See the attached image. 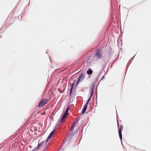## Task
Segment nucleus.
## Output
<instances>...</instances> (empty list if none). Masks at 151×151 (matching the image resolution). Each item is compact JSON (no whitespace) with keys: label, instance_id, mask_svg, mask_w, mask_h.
Returning <instances> with one entry per match:
<instances>
[{"label":"nucleus","instance_id":"nucleus-1","mask_svg":"<svg viewBox=\"0 0 151 151\" xmlns=\"http://www.w3.org/2000/svg\"><path fill=\"white\" fill-rule=\"evenodd\" d=\"M95 56L98 59H100L103 58V54L102 51L100 49H98L96 51Z\"/></svg>","mask_w":151,"mask_h":151},{"label":"nucleus","instance_id":"nucleus-7","mask_svg":"<svg viewBox=\"0 0 151 151\" xmlns=\"http://www.w3.org/2000/svg\"><path fill=\"white\" fill-rule=\"evenodd\" d=\"M76 121L75 122H74L73 123V124L72 125L70 131H71L74 128V127H75V126L76 124Z\"/></svg>","mask_w":151,"mask_h":151},{"label":"nucleus","instance_id":"nucleus-16","mask_svg":"<svg viewBox=\"0 0 151 151\" xmlns=\"http://www.w3.org/2000/svg\"><path fill=\"white\" fill-rule=\"evenodd\" d=\"M74 84H72V85H71V86H73H73H74Z\"/></svg>","mask_w":151,"mask_h":151},{"label":"nucleus","instance_id":"nucleus-13","mask_svg":"<svg viewBox=\"0 0 151 151\" xmlns=\"http://www.w3.org/2000/svg\"><path fill=\"white\" fill-rule=\"evenodd\" d=\"M90 97L88 99V100H87L86 103V104L85 105H86L87 106V105L89 103V100H90Z\"/></svg>","mask_w":151,"mask_h":151},{"label":"nucleus","instance_id":"nucleus-8","mask_svg":"<svg viewBox=\"0 0 151 151\" xmlns=\"http://www.w3.org/2000/svg\"><path fill=\"white\" fill-rule=\"evenodd\" d=\"M118 132H119V137L120 138L121 140H122V131H119Z\"/></svg>","mask_w":151,"mask_h":151},{"label":"nucleus","instance_id":"nucleus-14","mask_svg":"<svg viewBox=\"0 0 151 151\" xmlns=\"http://www.w3.org/2000/svg\"><path fill=\"white\" fill-rule=\"evenodd\" d=\"M36 150V149L35 148L32 151H35Z\"/></svg>","mask_w":151,"mask_h":151},{"label":"nucleus","instance_id":"nucleus-5","mask_svg":"<svg viewBox=\"0 0 151 151\" xmlns=\"http://www.w3.org/2000/svg\"><path fill=\"white\" fill-rule=\"evenodd\" d=\"M69 110V109L68 108H67L65 111V113H64L63 116L61 118V120L60 122V123H61L63 121V119L65 118L66 117V115L67 114L68 112V111Z\"/></svg>","mask_w":151,"mask_h":151},{"label":"nucleus","instance_id":"nucleus-9","mask_svg":"<svg viewBox=\"0 0 151 151\" xmlns=\"http://www.w3.org/2000/svg\"><path fill=\"white\" fill-rule=\"evenodd\" d=\"M92 73V71L91 69H89L87 71V73L88 74H91Z\"/></svg>","mask_w":151,"mask_h":151},{"label":"nucleus","instance_id":"nucleus-17","mask_svg":"<svg viewBox=\"0 0 151 151\" xmlns=\"http://www.w3.org/2000/svg\"><path fill=\"white\" fill-rule=\"evenodd\" d=\"M93 87H94V86H93L92 87V89H93Z\"/></svg>","mask_w":151,"mask_h":151},{"label":"nucleus","instance_id":"nucleus-4","mask_svg":"<svg viewBox=\"0 0 151 151\" xmlns=\"http://www.w3.org/2000/svg\"><path fill=\"white\" fill-rule=\"evenodd\" d=\"M58 127H55L54 130L52 131L50 134L47 138L46 139V142L47 143L48 140L52 137L53 134L54 133L55 131L57 129Z\"/></svg>","mask_w":151,"mask_h":151},{"label":"nucleus","instance_id":"nucleus-6","mask_svg":"<svg viewBox=\"0 0 151 151\" xmlns=\"http://www.w3.org/2000/svg\"><path fill=\"white\" fill-rule=\"evenodd\" d=\"M87 106L86 105H85L82 111V114H83L85 113L87 109Z\"/></svg>","mask_w":151,"mask_h":151},{"label":"nucleus","instance_id":"nucleus-2","mask_svg":"<svg viewBox=\"0 0 151 151\" xmlns=\"http://www.w3.org/2000/svg\"><path fill=\"white\" fill-rule=\"evenodd\" d=\"M48 101L47 99H42L39 103L38 107H42L46 104L48 102Z\"/></svg>","mask_w":151,"mask_h":151},{"label":"nucleus","instance_id":"nucleus-10","mask_svg":"<svg viewBox=\"0 0 151 151\" xmlns=\"http://www.w3.org/2000/svg\"><path fill=\"white\" fill-rule=\"evenodd\" d=\"M44 142L43 141L41 143L38 144V146H37V149L39 148L40 146H42L43 145Z\"/></svg>","mask_w":151,"mask_h":151},{"label":"nucleus","instance_id":"nucleus-11","mask_svg":"<svg viewBox=\"0 0 151 151\" xmlns=\"http://www.w3.org/2000/svg\"><path fill=\"white\" fill-rule=\"evenodd\" d=\"M123 127L122 125H120L119 127V131H122V130L123 129Z\"/></svg>","mask_w":151,"mask_h":151},{"label":"nucleus","instance_id":"nucleus-3","mask_svg":"<svg viewBox=\"0 0 151 151\" xmlns=\"http://www.w3.org/2000/svg\"><path fill=\"white\" fill-rule=\"evenodd\" d=\"M85 77V75L83 73H82L81 75L78 78L77 81L76 83V86L78 85L81 82Z\"/></svg>","mask_w":151,"mask_h":151},{"label":"nucleus","instance_id":"nucleus-12","mask_svg":"<svg viewBox=\"0 0 151 151\" xmlns=\"http://www.w3.org/2000/svg\"><path fill=\"white\" fill-rule=\"evenodd\" d=\"M73 86H71V88L70 89V95L71 94V93H72V90H73Z\"/></svg>","mask_w":151,"mask_h":151},{"label":"nucleus","instance_id":"nucleus-15","mask_svg":"<svg viewBox=\"0 0 151 151\" xmlns=\"http://www.w3.org/2000/svg\"><path fill=\"white\" fill-rule=\"evenodd\" d=\"M93 91H92V92H91V95H92V94H93Z\"/></svg>","mask_w":151,"mask_h":151}]
</instances>
